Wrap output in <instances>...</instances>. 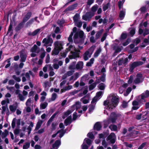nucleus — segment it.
Here are the masks:
<instances>
[{
	"label": "nucleus",
	"mask_w": 149,
	"mask_h": 149,
	"mask_svg": "<svg viewBox=\"0 0 149 149\" xmlns=\"http://www.w3.org/2000/svg\"><path fill=\"white\" fill-rule=\"evenodd\" d=\"M96 84L95 83H93L89 86V89L91 91L93 90L96 86Z\"/></svg>",
	"instance_id": "35"
},
{
	"label": "nucleus",
	"mask_w": 149,
	"mask_h": 149,
	"mask_svg": "<svg viewBox=\"0 0 149 149\" xmlns=\"http://www.w3.org/2000/svg\"><path fill=\"white\" fill-rule=\"evenodd\" d=\"M139 102L138 101L136 100H134L132 102V105L133 106L132 107V109L133 110H136L138 109L140 107L139 106Z\"/></svg>",
	"instance_id": "11"
},
{
	"label": "nucleus",
	"mask_w": 149,
	"mask_h": 149,
	"mask_svg": "<svg viewBox=\"0 0 149 149\" xmlns=\"http://www.w3.org/2000/svg\"><path fill=\"white\" fill-rule=\"evenodd\" d=\"M84 63L82 61H79L76 65V68L77 70H81L83 67Z\"/></svg>",
	"instance_id": "14"
},
{
	"label": "nucleus",
	"mask_w": 149,
	"mask_h": 149,
	"mask_svg": "<svg viewBox=\"0 0 149 149\" xmlns=\"http://www.w3.org/2000/svg\"><path fill=\"white\" fill-rule=\"evenodd\" d=\"M78 4L77 3H75L71 6H69L67 8H66L63 11V12L65 13L68 11H71L76 9V7L78 6Z\"/></svg>",
	"instance_id": "6"
},
{
	"label": "nucleus",
	"mask_w": 149,
	"mask_h": 149,
	"mask_svg": "<svg viewBox=\"0 0 149 149\" xmlns=\"http://www.w3.org/2000/svg\"><path fill=\"white\" fill-rule=\"evenodd\" d=\"M57 97V94L55 93H53L52 95V101L54 100Z\"/></svg>",
	"instance_id": "56"
},
{
	"label": "nucleus",
	"mask_w": 149,
	"mask_h": 149,
	"mask_svg": "<svg viewBox=\"0 0 149 149\" xmlns=\"http://www.w3.org/2000/svg\"><path fill=\"white\" fill-rule=\"evenodd\" d=\"M98 88L101 90H104L105 88V85L104 83H101L98 85Z\"/></svg>",
	"instance_id": "27"
},
{
	"label": "nucleus",
	"mask_w": 149,
	"mask_h": 149,
	"mask_svg": "<svg viewBox=\"0 0 149 149\" xmlns=\"http://www.w3.org/2000/svg\"><path fill=\"white\" fill-rule=\"evenodd\" d=\"M38 48V46L36 45H34L33 46L31 49V52L33 53L36 52Z\"/></svg>",
	"instance_id": "28"
},
{
	"label": "nucleus",
	"mask_w": 149,
	"mask_h": 149,
	"mask_svg": "<svg viewBox=\"0 0 149 149\" xmlns=\"http://www.w3.org/2000/svg\"><path fill=\"white\" fill-rule=\"evenodd\" d=\"M98 6L97 4H95L91 8V11L93 12H87L85 15H83L82 16L83 19L87 21L88 20L89 21L91 18L94 16V13L97 10L98 7Z\"/></svg>",
	"instance_id": "1"
},
{
	"label": "nucleus",
	"mask_w": 149,
	"mask_h": 149,
	"mask_svg": "<svg viewBox=\"0 0 149 149\" xmlns=\"http://www.w3.org/2000/svg\"><path fill=\"white\" fill-rule=\"evenodd\" d=\"M133 76L132 75H131L129 77V79L128 81V84H130L133 82Z\"/></svg>",
	"instance_id": "49"
},
{
	"label": "nucleus",
	"mask_w": 149,
	"mask_h": 149,
	"mask_svg": "<svg viewBox=\"0 0 149 149\" xmlns=\"http://www.w3.org/2000/svg\"><path fill=\"white\" fill-rule=\"evenodd\" d=\"M34 22V19L33 18L31 19L26 23L27 26L31 24Z\"/></svg>",
	"instance_id": "53"
},
{
	"label": "nucleus",
	"mask_w": 149,
	"mask_h": 149,
	"mask_svg": "<svg viewBox=\"0 0 149 149\" xmlns=\"http://www.w3.org/2000/svg\"><path fill=\"white\" fill-rule=\"evenodd\" d=\"M110 3L109 2H108L106 4H103V10L104 11H105L108 8L110 7Z\"/></svg>",
	"instance_id": "22"
},
{
	"label": "nucleus",
	"mask_w": 149,
	"mask_h": 149,
	"mask_svg": "<svg viewBox=\"0 0 149 149\" xmlns=\"http://www.w3.org/2000/svg\"><path fill=\"white\" fill-rule=\"evenodd\" d=\"M24 25V24L23 23L21 22L15 28V31L17 32L20 31L23 28Z\"/></svg>",
	"instance_id": "18"
},
{
	"label": "nucleus",
	"mask_w": 149,
	"mask_h": 149,
	"mask_svg": "<svg viewBox=\"0 0 149 149\" xmlns=\"http://www.w3.org/2000/svg\"><path fill=\"white\" fill-rule=\"evenodd\" d=\"M13 22L12 20L11 19L10 22V25L8 27V31L6 35H7L12 30L13 28Z\"/></svg>",
	"instance_id": "23"
},
{
	"label": "nucleus",
	"mask_w": 149,
	"mask_h": 149,
	"mask_svg": "<svg viewBox=\"0 0 149 149\" xmlns=\"http://www.w3.org/2000/svg\"><path fill=\"white\" fill-rule=\"evenodd\" d=\"M13 78L16 81L18 82H19L21 81V79L19 77H16L15 75H13L12 76Z\"/></svg>",
	"instance_id": "45"
},
{
	"label": "nucleus",
	"mask_w": 149,
	"mask_h": 149,
	"mask_svg": "<svg viewBox=\"0 0 149 149\" xmlns=\"http://www.w3.org/2000/svg\"><path fill=\"white\" fill-rule=\"evenodd\" d=\"M141 40L139 38H137L133 42H134L135 41L136 45H137L141 42Z\"/></svg>",
	"instance_id": "54"
},
{
	"label": "nucleus",
	"mask_w": 149,
	"mask_h": 149,
	"mask_svg": "<svg viewBox=\"0 0 149 149\" xmlns=\"http://www.w3.org/2000/svg\"><path fill=\"white\" fill-rule=\"evenodd\" d=\"M16 119L15 118H14L13 119L12 124H11V125H12V127L13 128H14L15 127V120Z\"/></svg>",
	"instance_id": "52"
},
{
	"label": "nucleus",
	"mask_w": 149,
	"mask_h": 149,
	"mask_svg": "<svg viewBox=\"0 0 149 149\" xmlns=\"http://www.w3.org/2000/svg\"><path fill=\"white\" fill-rule=\"evenodd\" d=\"M143 77V74H137L136 75V78L134 80V83L135 84L139 83L141 82V79Z\"/></svg>",
	"instance_id": "10"
},
{
	"label": "nucleus",
	"mask_w": 149,
	"mask_h": 149,
	"mask_svg": "<svg viewBox=\"0 0 149 149\" xmlns=\"http://www.w3.org/2000/svg\"><path fill=\"white\" fill-rule=\"evenodd\" d=\"M77 113L75 112H74L73 114V120H75L77 118L78 116L77 114Z\"/></svg>",
	"instance_id": "59"
},
{
	"label": "nucleus",
	"mask_w": 149,
	"mask_h": 149,
	"mask_svg": "<svg viewBox=\"0 0 149 149\" xmlns=\"http://www.w3.org/2000/svg\"><path fill=\"white\" fill-rule=\"evenodd\" d=\"M72 111L70 110H68L66 112H64V113L67 116L69 115L70 113H72Z\"/></svg>",
	"instance_id": "62"
},
{
	"label": "nucleus",
	"mask_w": 149,
	"mask_h": 149,
	"mask_svg": "<svg viewBox=\"0 0 149 149\" xmlns=\"http://www.w3.org/2000/svg\"><path fill=\"white\" fill-rule=\"evenodd\" d=\"M74 72V71L73 70L69 71L67 72L66 74H67V76H70L72 75L73 74V73Z\"/></svg>",
	"instance_id": "58"
},
{
	"label": "nucleus",
	"mask_w": 149,
	"mask_h": 149,
	"mask_svg": "<svg viewBox=\"0 0 149 149\" xmlns=\"http://www.w3.org/2000/svg\"><path fill=\"white\" fill-rule=\"evenodd\" d=\"M131 40L130 39L128 38L127 39L126 41L123 43V45L124 46H125L127 45L130 42Z\"/></svg>",
	"instance_id": "42"
},
{
	"label": "nucleus",
	"mask_w": 149,
	"mask_h": 149,
	"mask_svg": "<svg viewBox=\"0 0 149 149\" xmlns=\"http://www.w3.org/2000/svg\"><path fill=\"white\" fill-rule=\"evenodd\" d=\"M84 33L82 31H80L78 32V35L80 38H84Z\"/></svg>",
	"instance_id": "44"
},
{
	"label": "nucleus",
	"mask_w": 149,
	"mask_h": 149,
	"mask_svg": "<svg viewBox=\"0 0 149 149\" xmlns=\"http://www.w3.org/2000/svg\"><path fill=\"white\" fill-rule=\"evenodd\" d=\"M19 99L21 101H24L25 99L24 97L21 94H19L18 96Z\"/></svg>",
	"instance_id": "57"
},
{
	"label": "nucleus",
	"mask_w": 149,
	"mask_h": 149,
	"mask_svg": "<svg viewBox=\"0 0 149 149\" xmlns=\"http://www.w3.org/2000/svg\"><path fill=\"white\" fill-rule=\"evenodd\" d=\"M143 63L141 61H136L133 62L130 65L129 68V71L131 72H133L134 69L136 67L139 65H142L143 64Z\"/></svg>",
	"instance_id": "3"
},
{
	"label": "nucleus",
	"mask_w": 149,
	"mask_h": 149,
	"mask_svg": "<svg viewBox=\"0 0 149 149\" xmlns=\"http://www.w3.org/2000/svg\"><path fill=\"white\" fill-rule=\"evenodd\" d=\"M139 96H141V99L139 100V102L142 104L146 102L145 99L149 97V91L148 90H146L144 92L141 94Z\"/></svg>",
	"instance_id": "2"
},
{
	"label": "nucleus",
	"mask_w": 149,
	"mask_h": 149,
	"mask_svg": "<svg viewBox=\"0 0 149 149\" xmlns=\"http://www.w3.org/2000/svg\"><path fill=\"white\" fill-rule=\"evenodd\" d=\"M135 33V29L134 28H132L131 30L129 32L130 35L132 36H133Z\"/></svg>",
	"instance_id": "30"
},
{
	"label": "nucleus",
	"mask_w": 149,
	"mask_h": 149,
	"mask_svg": "<svg viewBox=\"0 0 149 149\" xmlns=\"http://www.w3.org/2000/svg\"><path fill=\"white\" fill-rule=\"evenodd\" d=\"M73 46L72 45H70L69 47L68 48H67L66 49V50L67 51H66V52L67 53L68 52L70 51L72 49L73 47Z\"/></svg>",
	"instance_id": "64"
},
{
	"label": "nucleus",
	"mask_w": 149,
	"mask_h": 149,
	"mask_svg": "<svg viewBox=\"0 0 149 149\" xmlns=\"http://www.w3.org/2000/svg\"><path fill=\"white\" fill-rule=\"evenodd\" d=\"M75 105L76 109V110L79 109L80 108V102L79 101L76 102L75 104Z\"/></svg>",
	"instance_id": "47"
},
{
	"label": "nucleus",
	"mask_w": 149,
	"mask_h": 149,
	"mask_svg": "<svg viewBox=\"0 0 149 149\" xmlns=\"http://www.w3.org/2000/svg\"><path fill=\"white\" fill-rule=\"evenodd\" d=\"M70 53L72 54L69 55L68 56L69 58L70 59H75L77 58H79L80 56L79 53L76 52L71 51Z\"/></svg>",
	"instance_id": "5"
},
{
	"label": "nucleus",
	"mask_w": 149,
	"mask_h": 149,
	"mask_svg": "<svg viewBox=\"0 0 149 149\" xmlns=\"http://www.w3.org/2000/svg\"><path fill=\"white\" fill-rule=\"evenodd\" d=\"M140 10L142 13H145L146 10V8L145 6H143L141 7L140 8Z\"/></svg>",
	"instance_id": "61"
},
{
	"label": "nucleus",
	"mask_w": 149,
	"mask_h": 149,
	"mask_svg": "<svg viewBox=\"0 0 149 149\" xmlns=\"http://www.w3.org/2000/svg\"><path fill=\"white\" fill-rule=\"evenodd\" d=\"M119 98L117 97L116 96L113 97L111 99L113 106V107H116L117 106L119 103Z\"/></svg>",
	"instance_id": "7"
},
{
	"label": "nucleus",
	"mask_w": 149,
	"mask_h": 149,
	"mask_svg": "<svg viewBox=\"0 0 149 149\" xmlns=\"http://www.w3.org/2000/svg\"><path fill=\"white\" fill-rule=\"evenodd\" d=\"M89 51H86L84 54L83 55V57L85 61H86L88 59V55L89 54Z\"/></svg>",
	"instance_id": "26"
},
{
	"label": "nucleus",
	"mask_w": 149,
	"mask_h": 149,
	"mask_svg": "<svg viewBox=\"0 0 149 149\" xmlns=\"http://www.w3.org/2000/svg\"><path fill=\"white\" fill-rule=\"evenodd\" d=\"M103 31L104 29H102L96 33L95 36L96 40H97L99 38Z\"/></svg>",
	"instance_id": "20"
},
{
	"label": "nucleus",
	"mask_w": 149,
	"mask_h": 149,
	"mask_svg": "<svg viewBox=\"0 0 149 149\" xmlns=\"http://www.w3.org/2000/svg\"><path fill=\"white\" fill-rule=\"evenodd\" d=\"M127 37V35L126 33H123L121 36V39L124 40Z\"/></svg>",
	"instance_id": "46"
},
{
	"label": "nucleus",
	"mask_w": 149,
	"mask_h": 149,
	"mask_svg": "<svg viewBox=\"0 0 149 149\" xmlns=\"http://www.w3.org/2000/svg\"><path fill=\"white\" fill-rule=\"evenodd\" d=\"M61 144V141L59 140H57L53 144L52 148H55L56 147V148L57 149Z\"/></svg>",
	"instance_id": "17"
},
{
	"label": "nucleus",
	"mask_w": 149,
	"mask_h": 149,
	"mask_svg": "<svg viewBox=\"0 0 149 149\" xmlns=\"http://www.w3.org/2000/svg\"><path fill=\"white\" fill-rule=\"evenodd\" d=\"M48 103L46 102H44L42 104H41L40 105V107L42 109H44L47 106Z\"/></svg>",
	"instance_id": "34"
},
{
	"label": "nucleus",
	"mask_w": 149,
	"mask_h": 149,
	"mask_svg": "<svg viewBox=\"0 0 149 149\" xmlns=\"http://www.w3.org/2000/svg\"><path fill=\"white\" fill-rule=\"evenodd\" d=\"M128 62V60L127 58H126L124 59L123 58H120L118 61V65H121L123 64L125 65H126Z\"/></svg>",
	"instance_id": "9"
},
{
	"label": "nucleus",
	"mask_w": 149,
	"mask_h": 149,
	"mask_svg": "<svg viewBox=\"0 0 149 149\" xmlns=\"http://www.w3.org/2000/svg\"><path fill=\"white\" fill-rule=\"evenodd\" d=\"M103 105L105 106H107L109 107V109H112V108H111V105H110L109 102L108 100H106L104 101Z\"/></svg>",
	"instance_id": "29"
},
{
	"label": "nucleus",
	"mask_w": 149,
	"mask_h": 149,
	"mask_svg": "<svg viewBox=\"0 0 149 149\" xmlns=\"http://www.w3.org/2000/svg\"><path fill=\"white\" fill-rule=\"evenodd\" d=\"M107 36V32L104 33L101 39L102 42H103L106 39Z\"/></svg>",
	"instance_id": "43"
},
{
	"label": "nucleus",
	"mask_w": 149,
	"mask_h": 149,
	"mask_svg": "<svg viewBox=\"0 0 149 149\" xmlns=\"http://www.w3.org/2000/svg\"><path fill=\"white\" fill-rule=\"evenodd\" d=\"M117 116L116 113L114 112H113L110 114L109 120L111 121L112 123H114L117 119Z\"/></svg>",
	"instance_id": "4"
},
{
	"label": "nucleus",
	"mask_w": 149,
	"mask_h": 149,
	"mask_svg": "<svg viewBox=\"0 0 149 149\" xmlns=\"http://www.w3.org/2000/svg\"><path fill=\"white\" fill-rule=\"evenodd\" d=\"M122 106L123 108H125L127 107L128 104L126 101H123Z\"/></svg>",
	"instance_id": "51"
},
{
	"label": "nucleus",
	"mask_w": 149,
	"mask_h": 149,
	"mask_svg": "<svg viewBox=\"0 0 149 149\" xmlns=\"http://www.w3.org/2000/svg\"><path fill=\"white\" fill-rule=\"evenodd\" d=\"M21 59L20 61L22 62H25L27 58V55L25 53H21L20 54Z\"/></svg>",
	"instance_id": "16"
},
{
	"label": "nucleus",
	"mask_w": 149,
	"mask_h": 149,
	"mask_svg": "<svg viewBox=\"0 0 149 149\" xmlns=\"http://www.w3.org/2000/svg\"><path fill=\"white\" fill-rule=\"evenodd\" d=\"M149 34V29L145 28L144 30V32L143 33V36L145 37L146 36Z\"/></svg>",
	"instance_id": "41"
},
{
	"label": "nucleus",
	"mask_w": 149,
	"mask_h": 149,
	"mask_svg": "<svg viewBox=\"0 0 149 149\" xmlns=\"http://www.w3.org/2000/svg\"><path fill=\"white\" fill-rule=\"evenodd\" d=\"M40 29H38L34 31L32 33L31 32H29L28 33V35L29 36L32 35L33 36L36 35L37 33L40 31Z\"/></svg>",
	"instance_id": "19"
},
{
	"label": "nucleus",
	"mask_w": 149,
	"mask_h": 149,
	"mask_svg": "<svg viewBox=\"0 0 149 149\" xmlns=\"http://www.w3.org/2000/svg\"><path fill=\"white\" fill-rule=\"evenodd\" d=\"M30 146V143L28 142H26L25 143V144L23 146V149H27L29 148Z\"/></svg>",
	"instance_id": "39"
},
{
	"label": "nucleus",
	"mask_w": 149,
	"mask_h": 149,
	"mask_svg": "<svg viewBox=\"0 0 149 149\" xmlns=\"http://www.w3.org/2000/svg\"><path fill=\"white\" fill-rule=\"evenodd\" d=\"M51 40H52V39L49 37L47 39L46 38H44L42 41V42L44 43L43 46H47V45L50 42Z\"/></svg>",
	"instance_id": "15"
},
{
	"label": "nucleus",
	"mask_w": 149,
	"mask_h": 149,
	"mask_svg": "<svg viewBox=\"0 0 149 149\" xmlns=\"http://www.w3.org/2000/svg\"><path fill=\"white\" fill-rule=\"evenodd\" d=\"M79 15L78 14L76 13L74 16L73 19L74 22H78L79 18Z\"/></svg>",
	"instance_id": "37"
},
{
	"label": "nucleus",
	"mask_w": 149,
	"mask_h": 149,
	"mask_svg": "<svg viewBox=\"0 0 149 149\" xmlns=\"http://www.w3.org/2000/svg\"><path fill=\"white\" fill-rule=\"evenodd\" d=\"M106 74L104 73H103L102 75L101 76L99 77L100 81L103 82H104L106 80Z\"/></svg>",
	"instance_id": "24"
},
{
	"label": "nucleus",
	"mask_w": 149,
	"mask_h": 149,
	"mask_svg": "<svg viewBox=\"0 0 149 149\" xmlns=\"http://www.w3.org/2000/svg\"><path fill=\"white\" fill-rule=\"evenodd\" d=\"M7 103L8 104L10 103L9 99L8 98H6V100H2L1 102V104L2 105H5L6 103Z\"/></svg>",
	"instance_id": "40"
},
{
	"label": "nucleus",
	"mask_w": 149,
	"mask_h": 149,
	"mask_svg": "<svg viewBox=\"0 0 149 149\" xmlns=\"http://www.w3.org/2000/svg\"><path fill=\"white\" fill-rule=\"evenodd\" d=\"M4 131V132H3L2 133V138L3 139L6 137L8 134V131L6 129H5Z\"/></svg>",
	"instance_id": "36"
},
{
	"label": "nucleus",
	"mask_w": 149,
	"mask_h": 149,
	"mask_svg": "<svg viewBox=\"0 0 149 149\" xmlns=\"http://www.w3.org/2000/svg\"><path fill=\"white\" fill-rule=\"evenodd\" d=\"M72 121V117L71 115L69 116L65 120L64 123L65 126H67L70 124Z\"/></svg>",
	"instance_id": "12"
},
{
	"label": "nucleus",
	"mask_w": 149,
	"mask_h": 149,
	"mask_svg": "<svg viewBox=\"0 0 149 149\" xmlns=\"http://www.w3.org/2000/svg\"><path fill=\"white\" fill-rule=\"evenodd\" d=\"M87 136L91 139H93L94 138V136L92 132L88 133L87 134Z\"/></svg>",
	"instance_id": "48"
},
{
	"label": "nucleus",
	"mask_w": 149,
	"mask_h": 149,
	"mask_svg": "<svg viewBox=\"0 0 149 149\" xmlns=\"http://www.w3.org/2000/svg\"><path fill=\"white\" fill-rule=\"evenodd\" d=\"M60 130H61L60 132V134L59 135V137L60 138H62L64 135V134L66 133V130H64L63 129H61Z\"/></svg>",
	"instance_id": "32"
},
{
	"label": "nucleus",
	"mask_w": 149,
	"mask_h": 149,
	"mask_svg": "<svg viewBox=\"0 0 149 149\" xmlns=\"http://www.w3.org/2000/svg\"><path fill=\"white\" fill-rule=\"evenodd\" d=\"M31 12H29L27 13L25 17H26V18L29 19L31 17Z\"/></svg>",
	"instance_id": "55"
},
{
	"label": "nucleus",
	"mask_w": 149,
	"mask_h": 149,
	"mask_svg": "<svg viewBox=\"0 0 149 149\" xmlns=\"http://www.w3.org/2000/svg\"><path fill=\"white\" fill-rule=\"evenodd\" d=\"M17 107L16 106H13L12 105H10L9 106V109L10 111L12 112H14L16 110Z\"/></svg>",
	"instance_id": "33"
},
{
	"label": "nucleus",
	"mask_w": 149,
	"mask_h": 149,
	"mask_svg": "<svg viewBox=\"0 0 149 149\" xmlns=\"http://www.w3.org/2000/svg\"><path fill=\"white\" fill-rule=\"evenodd\" d=\"M102 127V125L99 122H97L94 125L93 129L94 130L99 131L101 129Z\"/></svg>",
	"instance_id": "13"
},
{
	"label": "nucleus",
	"mask_w": 149,
	"mask_h": 149,
	"mask_svg": "<svg viewBox=\"0 0 149 149\" xmlns=\"http://www.w3.org/2000/svg\"><path fill=\"white\" fill-rule=\"evenodd\" d=\"M95 108V106L93 105H91L89 106L88 109L90 113L92 112Z\"/></svg>",
	"instance_id": "50"
},
{
	"label": "nucleus",
	"mask_w": 149,
	"mask_h": 149,
	"mask_svg": "<svg viewBox=\"0 0 149 149\" xmlns=\"http://www.w3.org/2000/svg\"><path fill=\"white\" fill-rule=\"evenodd\" d=\"M101 51V50L100 48L98 49L94 53V56L95 57H97L98 56Z\"/></svg>",
	"instance_id": "38"
},
{
	"label": "nucleus",
	"mask_w": 149,
	"mask_h": 149,
	"mask_svg": "<svg viewBox=\"0 0 149 149\" xmlns=\"http://www.w3.org/2000/svg\"><path fill=\"white\" fill-rule=\"evenodd\" d=\"M94 0H88L87 2V4L88 5L90 6L94 3Z\"/></svg>",
	"instance_id": "63"
},
{
	"label": "nucleus",
	"mask_w": 149,
	"mask_h": 149,
	"mask_svg": "<svg viewBox=\"0 0 149 149\" xmlns=\"http://www.w3.org/2000/svg\"><path fill=\"white\" fill-rule=\"evenodd\" d=\"M111 131H117V126L115 125H111L109 126Z\"/></svg>",
	"instance_id": "21"
},
{
	"label": "nucleus",
	"mask_w": 149,
	"mask_h": 149,
	"mask_svg": "<svg viewBox=\"0 0 149 149\" xmlns=\"http://www.w3.org/2000/svg\"><path fill=\"white\" fill-rule=\"evenodd\" d=\"M102 94V92L101 91H100L97 92L96 93V96L98 98L101 96Z\"/></svg>",
	"instance_id": "60"
},
{
	"label": "nucleus",
	"mask_w": 149,
	"mask_h": 149,
	"mask_svg": "<svg viewBox=\"0 0 149 149\" xmlns=\"http://www.w3.org/2000/svg\"><path fill=\"white\" fill-rule=\"evenodd\" d=\"M125 14L124 11L121 10L120 11L119 15V17L120 18V19L122 20L124 17Z\"/></svg>",
	"instance_id": "31"
},
{
	"label": "nucleus",
	"mask_w": 149,
	"mask_h": 149,
	"mask_svg": "<svg viewBox=\"0 0 149 149\" xmlns=\"http://www.w3.org/2000/svg\"><path fill=\"white\" fill-rule=\"evenodd\" d=\"M61 50L60 46L55 47L52 52V55H56L58 54L60 51Z\"/></svg>",
	"instance_id": "8"
},
{
	"label": "nucleus",
	"mask_w": 149,
	"mask_h": 149,
	"mask_svg": "<svg viewBox=\"0 0 149 149\" xmlns=\"http://www.w3.org/2000/svg\"><path fill=\"white\" fill-rule=\"evenodd\" d=\"M42 120H40V121H38L37 123L36 126L35 128V130H38L39 129L41 125L42 124Z\"/></svg>",
	"instance_id": "25"
}]
</instances>
